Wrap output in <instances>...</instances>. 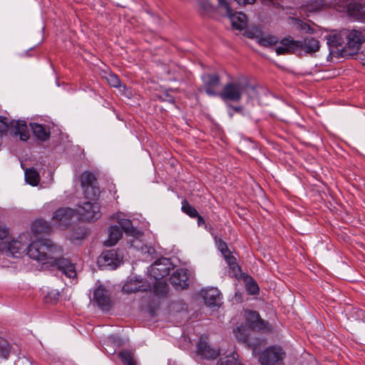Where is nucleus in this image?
Here are the masks:
<instances>
[{
	"label": "nucleus",
	"mask_w": 365,
	"mask_h": 365,
	"mask_svg": "<svg viewBox=\"0 0 365 365\" xmlns=\"http://www.w3.org/2000/svg\"><path fill=\"white\" fill-rule=\"evenodd\" d=\"M63 248L50 240H39L27 246L28 256L45 268L57 267L66 277L75 278L77 275L75 265L69 259L60 257Z\"/></svg>",
	"instance_id": "f257e3e1"
},
{
	"label": "nucleus",
	"mask_w": 365,
	"mask_h": 365,
	"mask_svg": "<svg viewBox=\"0 0 365 365\" xmlns=\"http://www.w3.org/2000/svg\"><path fill=\"white\" fill-rule=\"evenodd\" d=\"M249 91L255 93V88L247 81H232L225 85L219 93V97L225 102L238 103L241 101L243 93Z\"/></svg>",
	"instance_id": "f03ea898"
},
{
	"label": "nucleus",
	"mask_w": 365,
	"mask_h": 365,
	"mask_svg": "<svg viewBox=\"0 0 365 365\" xmlns=\"http://www.w3.org/2000/svg\"><path fill=\"white\" fill-rule=\"evenodd\" d=\"M217 4L218 12L230 19L233 29L242 31L247 27V19L245 14L242 12L234 13L225 0H217Z\"/></svg>",
	"instance_id": "7ed1b4c3"
},
{
	"label": "nucleus",
	"mask_w": 365,
	"mask_h": 365,
	"mask_svg": "<svg viewBox=\"0 0 365 365\" xmlns=\"http://www.w3.org/2000/svg\"><path fill=\"white\" fill-rule=\"evenodd\" d=\"M10 128L13 131V135L19 136L21 140L26 141L29 137V131L26 123L24 120H12L9 123L6 118L0 116V135L7 133Z\"/></svg>",
	"instance_id": "20e7f679"
},
{
	"label": "nucleus",
	"mask_w": 365,
	"mask_h": 365,
	"mask_svg": "<svg viewBox=\"0 0 365 365\" xmlns=\"http://www.w3.org/2000/svg\"><path fill=\"white\" fill-rule=\"evenodd\" d=\"M245 318L246 325L252 330L262 331L265 333H269L272 330L269 323L262 319L256 311L245 310Z\"/></svg>",
	"instance_id": "39448f33"
},
{
	"label": "nucleus",
	"mask_w": 365,
	"mask_h": 365,
	"mask_svg": "<svg viewBox=\"0 0 365 365\" xmlns=\"http://www.w3.org/2000/svg\"><path fill=\"white\" fill-rule=\"evenodd\" d=\"M80 178L86 197L92 200L96 199L100 194V189L96 185L97 179L94 174L89 171H85L81 174Z\"/></svg>",
	"instance_id": "423d86ee"
},
{
	"label": "nucleus",
	"mask_w": 365,
	"mask_h": 365,
	"mask_svg": "<svg viewBox=\"0 0 365 365\" xmlns=\"http://www.w3.org/2000/svg\"><path fill=\"white\" fill-rule=\"evenodd\" d=\"M76 213L83 221H92L100 217V206L97 202H85L78 205Z\"/></svg>",
	"instance_id": "0eeeda50"
},
{
	"label": "nucleus",
	"mask_w": 365,
	"mask_h": 365,
	"mask_svg": "<svg viewBox=\"0 0 365 365\" xmlns=\"http://www.w3.org/2000/svg\"><path fill=\"white\" fill-rule=\"evenodd\" d=\"M285 352L280 346L267 347L259 356V361L262 365H273L284 359Z\"/></svg>",
	"instance_id": "6e6552de"
},
{
	"label": "nucleus",
	"mask_w": 365,
	"mask_h": 365,
	"mask_svg": "<svg viewBox=\"0 0 365 365\" xmlns=\"http://www.w3.org/2000/svg\"><path fill=\"white\" fill-rule=\"evenodd\" d=\"M172 268V263L168 258L163 257L156 260L149 268V274L156 280L168 276Z\"/></svg>",
	"instance_id": "1a4fd4ad"
},
{
	"label": "nucleus",
	"mask_w": 365,
	"mask_h": 365,
	"mask_svg": "<svg viewBox=\"0 0 365 365\" xmlns=\"http://www.w3.org/2000/svg\"><path fill=\"white\" fill-rule=\"evenodd\" d=\"M75 211L70 207H61L58 209L52 217L55 226L61 229L66 228L71 222Z\"/></svg>",
	"instance_id": "9d476101"
},
{
	"label": "nucleus",
	"mask_w": 365,
	"mask_h": 365,
	"mask_svg": "<svg viewBox=\"0 0 365 365\" xmlns=\"http://www.w3.org/2000/svg\"><path fill=\"white\" fill-rule=\"evenodd\" d=\"M247 36L251 38H256L257 42L262 46L269 47L278 43V38L275 36L264 34L257 27L247 31Z\"/></svg>",
	"instance_id": "9b49d317"
},
{
	"label": "nucleus",
	"mask_w": 365,
	"mask_h": 365,
	"mask_svg": "<svg viewBox=\"0 0 365 365\" xmlns=\"http://www.w3.org/2000/svg\"><path fill=\"white\" fill-rule=\"evenodd\" d=\"M346 44L349 49L353 53L359 50L361 44L364 42L363 34L358 30H345Z\"/></svg>",
	"instance_id": "f8f14e48"
},
{
	"label": "nucleus",
	"mask_w": 365,
	"mask_h": 365,
	"mask_svg": "<svg viewBox=\"0 0 365 365\" xmlns=\"http://www.w3.org/2000/svg\"><path fill=\"white\" fill-rule=\"evenodd\" d=\"M203 88L210 96H219L218 88L220 86V78L217 74H205L202 76Z\"/></svg>",
	"instance_id": "ddd939ff"
},
{
	"label": "nucleus",
	"mask_w": 365,
	"mask_h": 365,
	"mask_svg": "<svg viewBox=\"0 0 365 365\" xmlns=\"http://www.w3.org/2000/svg\"><path fill=\"white\" fill-rule=\"evenodd\" d=\"M190 271L185 268L176 269L171 275L170 283L176 288L182 289L188 287Z\"/></svg>",
	"instance_id": "4468645a"
},
{
	"label": "nucleus",
	"mask_w": 365,
	"mask_h": 365,
	"mask_svg": "<svg viewBox=\"0 0 365 365\" xmlns=\"http://www.w3.org/2000/svg\"><path fill=\"white\" fill-rule=\"evenodd\" d=\"M198 355L207 359H215L220 355V350L210 346L207 338L201 336L197 346Z\"/></svg>",
	"instance_id": "2eb2a0df"
},
{
	"label": "nucleus",
	"mask_w": 365,
	"mask_h": 365,
	"mask_svg": "<svg viewBox=\"0 0 365 365\" xmlns=\"http://www.w3.org/2000/svg\"><path fill=\"white\" fill-rule=\"evenodd\" d=\"M302 43L290 38H284L280 41V46L275 51L277 55L295 53L301 50Z\"/></svg>",
	"instance_id": "dca6fc26"
},
{
	"label": "nucleus",
	"mask_w": 365,
	"mask_h": 365,
	"mask_svg": "<svg viewBox=\"0 0 365 365\" xmlns=\"http://www.w3.org/2000/svg\"><path fill=\"white\" fill-rule=\"evenodd\" d=\"M93 299L97 305L103 310L108 311L111 306L108 292L101 285L95 289Z\"/></svg>",
	"instance_id": "f3484780"
},
{
	"label": "nucleus",
	"mask_w": 365,
	"mask_h": 365,
	"mask_svg": "<svg viewBox=\"0 0 365 365\" xmlns=\"http://www.w3.org/2000/svg\"><path fill=\"white\" fill-rule=\"evenodd\" d=\"M3 247L5 255L13 257H19L26 250V247L27 248L26 245L19 240H14L8 243L3 242Z\"/></svg>",
	"instance_id": "a211bd4d"
},
{
	"label": "nucleus",
	"mask_w": 365,
	"mask_h": 365,
	"mask_svg": "<svg viewBox=\"0 0 365 365\" xmlns=\"http://www.w3.org/2000/svg\"><path fill=\"white\" fill-rule=\"evenodd\" d=\"M150 284L144 282L141 278L130 279L123 287V292L127 294L137 292H145L150 289Z\"/></svg>",
	"instance_id": "6ab92c4d"
},
{
	"label": "nucleus",
	"mask_w": 365,
	"mask_h": 365,
	"mask_svg": "<svg viewBox=\"0 0 365 365\" xmlns=\"http://www.w3.org/2000/svg\"><path fill=\"white\" fill-rule=\"evenodd\" d=\"M202 295L205 304L209 307H217L221 304V294L217 288L211 287L203 289Z\"/></svg>",
	"instance_id": "aec40b11"
},
{
	"label": "nucleus",
	"mask_w": 365,
	"mask_h": 365,
	"mask_svg": "<svg viewBox=\"0 0 365 365\" xmlns=\"http://www.w3.org/2000/svg\"><path fill=\"white\" fill-rule=\"evenodd\" d=\"M122 230L118 225L110 226L108 230V238L105 242V245L107 247L115 245L122 237Z\"/></svg>",
	"instance_id": "412c9836"
},
{
	"label": "nucleus",
	"mask_w": 365,
	"mask_h": 365,
	"mask_svg": "<svg viewBox=\"0 0 365 365\" xmlns=\"http://www.w3.org/2000/svg\"><path fill=\"white\" fill-rule=\"evenodd\" d=\"M31 128L34 135L41 141H46L50 136V130L46 126L38 123H31Z\"/></svg>",
	"instance_id": "4be33fe9"
},
{
	"label": "nucleus",
	"mask_w": 365,
	"mask_h": 365,
	"mask_svg": "<svg viewBox=\"0 0 365 365\" xmlns=\"http://www.w3.org/2000/svg\"><path fill=\"white\" fill-rule=\"evenodd\" d=\"M345 38V30L342 31L338 34H334L333 35H330L327 38V43L329 47L332 48L339 49L340 48H344Z\"/></svg>",
	"instance_id": "5701e85b"
},
{
	"label": "nucleus",
	"mask_w": 365,
	"mask_h": 365,
	"mask_svg": "<svg viewBox=\"0 0 365 365\" xmlns=\"http://www.w3.org/2000/svg\"><path fill=\"white\" fill-rule=\"evenodd\" d=\"M52 227L49 223L42 219L34 221L31 226V230L34 234H48L51 232Z\"/></svg>",
	"instance_id": "b1692460"
},
{
	"label": "nucleus",
	"mask_w": 365,
	"mask_h": 365,
	"mask_svg": "<svg viewBox=\"0 0 365 365\" xmlns=\"http://www.w3.org/2000/svg\"><path fill=\"white\" fill-rule=\"evenodd\" d=\"M300 42L302 43L301 50L304 49L308 53H315L320 48L319 41L312 37H307L304 38V41Z\"/></svg>",
	"instance_id": "393cba45"
},
{
	"label": "nucleus",
	"mask_w": 365,
	"mask_h": 365,
	"mask_svg": "<svg viewBox=\"0 0 365 365\" xmlns=\"http://www.w3.org/2000/svg\"><path fill=\"white\" fill-rule=\"evenodd\" d=\"M25 180L31 185L36 186L39 182L40 176L34 168H29L25 170Z\"/></svg>",
	"instance_id": "a878e982"
},
{
	"label": "nucleus",
	"mask_w": 365,
	"mask_h": 365,
	"mask_svg": "<svg viewBox=\"0 0 365 365\" xmlns=\"http://www.w3.org/2000/svg\"><path fill=\"white\" fill-rule=\"evenodd\" d=\"M168 285L163 280H157L153 285V292L158 297H165L168 292Z\"/></svg>",
	"instance_id": "bb28decb"
},
{
	"label": "nucleus",
	"mask_w": 365,
	"mask_h": 365,
	"mask_svg": "<svg viewBox=\"0 0 365 365\" xmlns=\"http://www.w3.org/2000/svg\"><path fill=\"white\" fill-rule=\"evenodd\" d=\"M198 10L202 15H210L215 11V7L210 0H202L198 2Z\"/></svg>",
	"instance_id": "cd10ccee"
},
{
	"label": "nucleus",
	"mask_w": 365,
	"mask_h": 365,
	"mask_svg": "<svg viewBox=\"0 0 365 365\" xmlns=\"http://www.w3.org/2000/svg\"><path fill=\"white\" fill-rule=\"evenodd\" d=\"M238 356L235 353H232L220 359V365H241L237 359Z\"/></svg>",
	"instance_id": "c85d7f7f"
},
{
	"label": "nucleus",
	"mask_w": 365,
	"mask_h": 365,
	"mask_svg": "<svg viewBox=\"0 0 365 365\" xmlns=\"http://www.w3.org/2000/svg\"><path fill=\"white\" fill-rule=\"evenodd\" d=\"M224 257L230 267V268L232 270L235 275H237L238 271H240V267L237 263L236 258L231 255L230 252L224 255Z\"/></svg>",
	"instance_id": "c756f323"
},
{
	"label": "nucleus",
	"mask_w": 365,
	"mask_h": 365,
	"mask_svg": "<svg viewBox=\"0 0 365 365\" xmlns=\"http://www.w3.org/2000/svg\"><path fill=\"white\" fill-rule=\"evenodd\" d=\"M124 365H135L133 354L129 351H121L118 354Z\"/></svg>",
	"instance_id": "7c9ffc66"
},
{
	"label": "nucleus",
	"mask_w": 365,
	"mask_h": 365,
	"mask_svg": "<svg viewBox=\"0 0 365 365\" xmlns=\"http://www.w3.org/2000/svg\"><path fill=\"white\" fill-rule=\"evenodd\" d=\"M119 227H121L123 231L129 235H133L135 229L133 226L132 221L128 219H120L118 220Z\"/></svg>",
	"instance_id": "2f4dec72"
},
{
	"label": "nucleus",
	"mask_w": 365,
	"mask_h": 365,
	"mask_svg": "<svg viewBox=\"0 0 365 365\" xmlns=\"http://www.w3.org/2000/svg\"><path fill=\"white\" fill-rule=\"evenodd\" d=\"M182 211L192 218L198 215L197 210L185 200L182 202Z\"/></svg>",
	"instance_id": "473e14b6"
},
{
	"label": "nucleus",
	"mask_w": 365,
	"mask_h": 365,
	"mask_svg": "<svg viewBox=\"0 0 365 365\" xmlns=\"http://www.w3.org/2000/svg\"><path fill=\"white\" fill-rule=\"evenodd\" d=\"M327 4L326 0H312L307 5V9L310 11L320 10Z\"/></svg>",
	"instance_id": "72a5a7b5"
},
{
	"label": "nucleus",
	"mask_w": 365,
	"mask_h": 365,
	"mask_svg": "<svg viewBox=\"0 0 365 365\" xmlns=\"http://www.w3.org/2000/svg\"><path fill=\"white\" fill-rule=\"evenodd\" d=\"M242 329L241 328H237V331H235V336L236 338L242 342L247 343L250 346H252L253 348V351H255L256 349L255 344H252L250 341L249 337L244 333H242Z\"/></svg>",
	"instance_id": "f704fd0d"
},
{
	"label": "nucleus",
	"mask_w": 365,
	"mask_h": 365,
	"mask_svg": "<svg viewBox=\"0 0 365 365\" xmlns=\"http://www.w3.org/2000/svg\"><path fill=\"white\" fill-rule=\"evenodd\" d=\"M10 344L4 340H0V357L8 359L10 354Z\"/></svg>",
	"instance_id": "c9c22d12"
},
{
	"label": "nucleus",
	"mask_w": 365,
	"mask_h": 365,
	"mask_svg": "<svg viewBox=\"0 0 365 365\" xmlns=\"http://www.w3.org/2000/svg\"><path fill=\"white\" fill-rule=\"evenodd\" d=\"M116 257L117 252L113 250L103 252L102 255L103 259H104L105 262L108 264V265L115 264L114 260L115 259Z\"/></svg>",
	"instance_id": "e433bc0d"
},
{
	"label": "nucleus",
	"mask_w": 365,
	"mask_h": 365,
	"mask_svg": "<svg viewBox=\"0 0 365 365\" xmlns=\"http://www.w3.org/2000/svg\"><path fill=\"white\" fill-rule=\"evenodd\" d=\"M108 84L114 88L120 86V81L117 75L113 73H109L105 77Z\"/></svg>",
	"instance_id": "4c0bfd02"
},
{
	"label": "nucleus",
	"mask_w": 365,
	"mask_h": 365,
	"mask_svg": "<svg viewBox=\"0 0 365 365\" xmlns=\"http://www.w3.org/2000/svg\"><path fill=\"white\" fill-rule=\"evenodd\" d=\"M246 289H247V291L250 294H256L259 292V287H258L257 284L255 282H254L253 280H250V281L247 282V283L246 284Z\"/></svg>",
	"instance_id": "58836bf2"
},
{
	"label": "nucleus",
	"mask_w": 365,
	"mask_h": 365,
	"mask_svg": "<svg viewBox=\"0 0 365 365\" xmlns=\"http://www.w3.org/2000/svg\"><path fill=\"white\" fill-rule=\"evenodd\" d=\"M216 244L218 250L221 252L223 256L230 252L227 244L221 239L216 240Z\"/></svg>",
	"instance_id": "ea45409f"
},
{
	"label": "nucleus",
	"mask_w": 365,
	"mask_h": 365,
	"mask_svg": "<svg viewBox=\"0 0 365 365\" xmlns=\"http://www.w3.org/2000/svg\"><path fill=\"white\" fill-rule=\"evenodd\" d=\"M346 6L348 11L350 12L352 15L356 14L355 11H359L360 9L361 8L359 4L356 3H349L346 4Z\"/></svg>",
	"instance_id": "a19ab883"
},
{
	"label": "nucleus",
	"mask_w": 365,
	"mask_h": 365,
	"mask_svg": "<svg viewBox=\"0 0 365 365\" xmlns=\"http://www.w3.org/2000/svg\"><path fill=\"white\" fill-rule=\"evenodd\" d=\"M9 235V229L0 224V240H3L7 237Z\"/></svg>",
	"instance_id": "79ce46f5"
},
{
	"label": "nucleus",
	"mask_w": 365,
	"mask_h": 365,
	"mask_svg": "<svg viewBox=\"0 0 365 365\" xmlns=\"http://www.w3.org/2000/svg\"><path fill=\"white\" fill-rule=\"evenodd\" d=\"M195 217L197 218V225L199 227L204 226L205 228H207V224H206L205 220L203 219V217L201 215H200L198 214V215L196 216Z\"/></svg>",
	"instance_id": "37998d69"
},
{
	"label": "nucleus",
	"mask_w": 365,
	"mask_h": 365,
	"mask_svg": "<svg viewBox=\"0 0 365 365\" xmlns=\"http://www.w3.org/2000/svg\"><path fill=\"white\" fill-rule=\"evenodd\" d=\"M240 5L252 4L256 0H235Z\"/></svg>",
	"instance_id": "c03bdc74"
},
{
	"label": "nucleus",
	"mask_w": 365,
	"mask_h": 365,
	"mask_svg": "<svg viewBox=\"0 0 365 365\" xmlns=\"http://www.w3.org/2000/svg\"><path fill=\"white\" fill-rule=\"evenodd\" d=\"M302 29L307 31H309L311 30L310 26L307 24H304L303 26H302Z\"/></svg>",
	"instance_id": "a18cd8bd"
},
{
	"label": "nucleus",
	"mask_w": 365,
	"mask_h": 365,
	"mask_svg": "<svg viewBox=\"0 0 365 365\" xmlns=\"http://www.w3.org/2000/svg\"><path fill=\"white\" fill-rule=\"evenodd\" d=\"M5 255V252H4V247H3V242H0V255Z\"/></svg>",
	"instance_id": "49530a36"
},
{
	"label": "nucleus",
	"mask_w": 365,
	"mask_h": 365,
	"mask_svg": "<svg viewBox=\"0 0 365 365\" xmlns=\"http://www.w3.org/2000/svg\"><path fill=\"white\" fill-rule=\"evenodd\" d=\"M339 4H340V1H337V2H335V3L330 2V5L329 6H338L339 7H341V5H340Z\"/></svg>",
	"instance_id": "de8ad7c7"
},
{
	"label": "nucleus",
	"mask_w": 365,
	"mask_h": 365,
	"mask_svg": "<svg viewBox=\"0 0 365 365\" xmlns=\"http://www.w3.org/2000/svg\"><path fill=\"white\" fill-rule=\"evenodd\" d=\"M233 109L236 111V112H240L241 110V108L240 107H234Z\"/></svg>",
	"instance_id": "09e8293b"
},
{
	"label": "nucleus",
	"mask_w": 365,
	"mask_h": 365,
	"mask_svg": "<svg viewBox=\"0 0 365 365\" xmlns=\"http://www.w3.org/2000/svg\"><path fill=\"white\" fill-rule=\"evenodd\" d=\"M268 1H270V2H273L274 0H268Z\"/></svg>",
	"instance_id": "8fccbe9b"
}]
</instances>
